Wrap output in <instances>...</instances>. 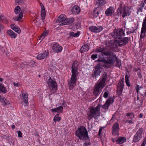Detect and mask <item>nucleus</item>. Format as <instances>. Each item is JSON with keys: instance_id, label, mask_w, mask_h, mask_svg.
Instances as JSON below:
<instances>
[{"instance_id": "680f3d73", "label": "nucleus", "mask_w": 146, "mask_h": 146, "mask_svg": "<svg viewBox=\"0 0 146 146\" xmlns=\"http://www.w3.org/2000/svg\"><path fill=\"white\" fill-rule=\"evenodd\" d=\"M17 26L15 25L14 24H11V28L13 29H13L15 28Z\"/></svg>"}, {"instance_id": "9d476101", "label": "nucleus", "mask_w": 146, "mask_h": 146, "mask_svg": "<svg viewBox=\"0 0 146 146\" xmlns=\"http://www.w3.org/2000/svg\"><path fill=\"white\" fill-rule=\"evenodd\" d=\"M104 87V86H103L102 85L97 83L93 90L94 95L96 97L98 96L102 91V89Z\"/></svg>"}, {"instance_id": "39448f33", "label": "nucleus", "mask_w": 146, "mask_h": 146, "mask_svg": "<svg viewBox=\"0 0 146 146\" xmlns=\"http://www.w3.org/2000/svg\"><path fill=\"white\" fill-rule=\"evenodd\" d=\"M117 11L118 14H121L123 18L129 15L131 13L130 9L129 7L127 5L124 6L122 7V4H119Z\"/></svg>"}, {"instance_id": "37998d69", "label": "nucleus", "mask_w": 146, "mask_h": 146, "mask_svg": "<svg viewBox=\"0 0 146 146\" xmlns=\"http://www.w3.org/2000/svg\"><path fill=\"white\" fill-rule=\"evenodd\" d=\"M109 94V91L108 90H106V91L104 92L103 96L105 98H108V94Z\"/></svg>"}, {"instance_id": "cd10ccee", "label": "nucleus", "mask_w": 146, "mask_h": 146, "mask_svg": "<svg viewBox=\"0 0 146 146\" xmlns=\"http://www.w3.org/2000/svg\"><path fill=\"white\" fill-rule=\"evenodd\" d=\"M143 131V129L140 128L137 131V141L142 137V134Z\"/></svg>"}, {"instance_id": "8fccbe9b", "label": "nucleus", "mask_w": 146, "mask_h": 146, "mask_svg": "<svg viewBox=\"0 0 146 146\" xmlns=\"http://www.w3.org/2000/svg\"><path fill=\"white\" fill-rule=\"evenodd\" d=\"M80 24L79 22L77 23L75 25L76 28L77 29H79L80 28Z\"/></svg>"}, {"instance_id": "58836bf2", "label": "nucleus", "mask_w": 146, "mask_h": 146, "mask_svg": "<svg viewBox=\"0 0 146 146\" xmlns=\"http://www.w3.org/2000/svg\"><path fill=\"white\" fill-rule=\"evenodd\" d=\"M99 11L97 10V8H95L93 11V15L94 17H96L98 16Z\"/></svg>"}, {"instance_id": "de8ad7c7", "label": "nucleus", "mask_w": 146, "mask_h": 146, "mask_svg": "<svg viewBox=\"0 0 146 146\" xmlns=\"http://www.w3.org/2000/svg\"><path fill=\"white\" fill-rule=\"evenodd\" d=\"M4 29V25L0 22V33L3 31Z\"/></svg>"}, {"instance_id": "423d86ee", "label": "nucleus", "mask_w": 146, "mask_h": 146, "mask_svg": "<svg viewBox=\"0 0 146 146\" xmlns=\"http://www.w3.org/2000/svg\"><path fill=\"white\" fill-rule=\"evenodd\" d=\"M48 88L52 94L56 92L57 90V85L55 81L50 77L47 82Z\"/></svg>"}, {"instance_id": "09e8293b", "label": "nucleus", "mask_w": 146, "mask_h": 146, "mask_svg": "<svg viewBox=\"0 0 146 146\" xmlns=\"http://www.w3.org/2000/svg\"><path fill=\"white\" fill-rule=\"evenodd\" d=\"M133 141L134 142H137V133H135L134 136Z\"/></svg>"}, {"instance_id": "7ed1b4c3", "label": "nucleus", "mask_w": 146, "mask_h": 146, "mask_svg": "<svg viewBox=\"0 0 146 146\" xmlns=\"http://www.w3.org/2000/svg\"><path fill=\"white\" fill-rule=\"evenodd\" d=\"M101 105L98 104L96 107H92L90 108V111L87 113V119L89 120L93 118L96 119L97 116L100 115Z\"/></svg>"}, {"instance_id": "72a5a7b5", "label": "nucleus", "mask_w": 146, "mask_h": 146, "mask_svg": "<svg viewBox=\"0 0 146 146\" xmlns=\"http://www.w3.org/2000/svg\"><path fill=\"white\" fill-rule=\"evenodd\" d=\"M1 102L4 105L9 104H10L9 102V101L7 100L5 98L3 97L2 98Z\"/></svg>"}, {"instance_id": "e2e57ef3", "label": "nucleus", "mask_w": 146, "mask_h": 146, "mask_svg": "<svg viewBox=\"0 0 146 146\" xmlns=\"http://www.w3.org/2000/svg\"><path fill=\"white\" fill-rule=\"evenodd\" d=\"M28 64V63L27 62H24L23 63L21 64V67H23V65H27Z\"/></svg>"}, {"instance_id": "e433bc0d", "label": "nucleus", "mask_w": 146, "mask_h": 146, "mask_svg": "<svg viewBox=\"0 0 146 146\" xmlns=\"http://www.w3.org/2000/svg\"><path fill=\"white\" fill-rule=\"evenodd\" d=\"M113 41L110 40L106 42V44L107 46L112 48Z\"/></svg>"}, {"instance_id": "6e6552de", "label": "nucleus", "mask_w": 146, "mask_h": 146, "mask_svg": "<svg viewBox=\"0 0 146 146\" xmlns=\"http://www.w3.org/2000/svg\"><path fill=\"white\" fill-rule=\"evenodd\" d=\"M111 36L114 38L120 39L122 35L125 36V34L122 29H118L113 31L110 34Z\"/></svg>"}, {"instance_id": "69168bd1", "label": "nucleus", "mask_w": 146, "mask_h": 146, "mask_svg": "<svg viewBox=\"0 0 146 146\" xmlns=\"http://www.w3.org/2000/svg\"><path fill=\"white\" fill-rule=\"evenodd\" d=\"M115 119V117H114V116L113 115L112 116V117L111 119L110 120V121L111 122H113L114 121V119Z\"/></svg>"}, {"instance_id": "bb28decb", "label": "nucleus", "mask_w": 146, "mask_h": 146, "mask_svg": "<svg viewBox=\"0 0 146 146\" xmlns=\"http://www.w3.org/2000/svg\"><path fill=\"white\" fill-rule=\"evenodd\" d=\"M106 3L105 0H97L96 5L99 6H102L105 4Z\"/></svg>"}, {"instance_id": "c85d7f7f", "label": "nucleus", "mask_w": 146, "mask_h": 146, "mask_svg": "<svg viewBox=\"0 0 146 146\" xmlns=\"http://www.w3.org/2000/svg\"><path fill=\"white\" fill-rule=\"evenodd\" d=\"M23 101L26 104H28V98L27 94H22Z\"/></svg>"}, {"instance_id": "7c9ffc66", "label": "nucleus", "mask_w": 146, "mask_h": 146, "mask_svg": "<svg viewBox=\"0 0 146 146\" xmlns=\"http://www.w3.org/2000/svg\"><path fill=\"white\" fill-rule=\"evenodd\" d=\"M118 46H120L119 42L118 40H116L114 42H113V48H115L118 47Z\"/></svg>"}, {"instance_id": "4c0bfd02", "label": "nucleus", "mask_w": 146, "mask_h": 146, "mask_svg": "<svg viewBox=\"0 0 146 146\" xmlns=\"http://www.w3.org/2000/svg\"><path fill=\"white\" fill-rule=\"evenodd\" d=\"M110 104L108 103L107 102H106L105 104L102 106V108L105 110H108L109 106L110 105Z\"/></svg>"}, {"instance_id": "79ce46f5", "label": "nucleus", "mask_w": 146, "mask_h": 146, "mask_svg": "<svg viewBox=\"0 0 146 146\" xmlns=\"http://www.w3.org/2000/svg\"><path fill=\"white\" fill-rule=\"evenodd\" d=\"M140 7H139V9H138L137 10V13L138 12H142V9L144 6V3H142L140 5ZM138 13H137V14Z\"/></svg>"}, {"instance_id": "2f4dec72", "label": "nucleus", "mask_w": 146, "mask_h": 146, "mask_svg": "<svg viewBox=\"0 0 146 146\" xmlns=\"http://www.w3.org/2000/svg\"><path fill=\"white\" fill-rule=\"evenodd\" d=\"M129 76H128L127 74H126L125 76V82L126 85L128 87L130 86V84L129 80Z\"/></svg>"}, {"instance_id": "3c124183", "label": "nucleus", "mask_w": 146, "mask_h": 146, "mask_svg": "<svg viewBox=\"0 0 146 146\" xmlns=\"http://www.w3.org/2000/svg\"><path fill=\"white\" fill-rule=\"evenodd\" d=\"M97 54H92L91 56V58L93 60H94L95 59L97 58Z\"/></svg>"}, {"instance_id": "13d9d810", "label": "nucleus", "mask_w": 146, "mask_h": 146, "mask_svg": "<svg viewBox=\"0 0 146 146\" xmlns=\"http://www.w3.org/2000/svg\"><path fill=\"white\" fill-rule=\"evenodd\" d=\"M102 129L101 128H100L99 130L98 131V135H99L100 136H101V132H102Z\"/></svg>"}, {"instance_id": "603ef678", "label": "nucleus", "mask_w": 146, "mask_h": 146, "mask_svg": "<svg viewBox=\"0 0 146 146\" xmlns=\"http://www.w3.org/2000/svg\"><path fill=\"white\" fill-rule=\"evenodd\" d=\"M126 116L127 117H130V118H132L134 117L133 114L132 113H127Z\"/></svg>"}, {"instance_id": "c9c22d12", "label": "nucleus", "mask_w": 146, "mask_h": 146, "mask_svg": "<svg viewBox=\"0 0 146 146\" xmlns=\"http://www.w3.org/2000/svg\"><path fill=\"white\" fill-rule=\"evenodd\" d=\"M59 115V114H57L54 117L53 121L54 122H56L57 121H59L60 120L61 118L60 117L58 116Z\"/></svg>"}, {"instance_id": "dca6fc26", "label": "nucleus", "mask_w": 146, "mask_h": 146, "mask_svg": "<svg viewBox=\"0 0 146 146\" xmlns=\"http://www.w3.org/2000/svg\"><path fill=\"white\" fill-rule=\"evenodd\" d=\"M107 74L106 72H104L102 76V79L99 80L97 83L102 85L103 86L105 87L106 85V81L107 78Z\"/></svg>"}, {"instance_id": "864d4df0", "label": "nucleus", "mask_w": 146, "mask_h": 146, "mask_svg": "<svg viewBox=\"0 0 146 146\" xmlns=\"http://www.w3.org/2000/svg\"><path fill=\"white\" fill-rule=\"evenodd\" d=\"M146 144V138H145L144 139L143 143L141 146H145Z\"/></svg>"}, {"instance_id": "412c9836", "label": "nucleus", "mask_w": 146, "mask_h": 146, "mask_svg": "<svg viewBox=\"0 0 146 146\" xmlns=\"http://www.w3.org/2000/svg\"><path fill=\"white\" fill-rule=\"evenodd\" d=\"M89 48V46L87 44H84L80 48V51L81 53L88 51Z\"/></svg>"}, {"instance_id": "c756f323", "label": "nucleus", "mask_w": 146, "mask_h": 146, "mask_svg": "<svg viewBox=\"0 0 146 146\" xmlns=\"http://www.w3.org/2000/svg\"><path fill=\"white\" fill-rule=\"evenodd\" d=\"M49 31H45L41 34L40 38V40H42L48 34Z\"/></svg>"}, {"instance_id": "aec40b11", "label": "nucleus", "mask_w": 146, "mask_h": 146, "mask_svg": "<svg viewBox=\"0 0 146 146\" xmlns=\"http://www.w3.org/2000/svg\"><path fill=\"white\" fill-rule=\"evenodd\" d=\"M113 11V8L112 7H110L109 8L107 9L105 13L108 16H111L112 15Z\"/></svg>"}, {"instance_id": "bf43d9fd", "label": "nucleus", "mask_w": 146, "mask_h": 146, "mask_svg": "<svg viewBox=\"0 0 146 146\" xmlns=\"http://www.w3.org/2000/svg\"><path fill=\"white\" fill-rule=\"evenodd\" d=\"M13 84L14 86L15 87H18L19 85V83H15V82H13Z\"/></svg>"}, {"instance_id": "f704fd0d", "label": "nucleus", "mask_w": 146, "mask_h": 146, "mask_svg": "<svg viewBox=\"0 0 146 146\" xmlns=\"http://www.w3.org/2000/svg\"><path fill=\"white\" fill-rule=\"evenodd\" d=\"M80 35V33L77 32L76 33H74L73 32H71L70 33V36L74 37H78Z\"/></svg>"}, {"instance_id": "c03bdc74", "label": "nucleus", "mask_w": 146, "mask_h": 146, "mask_svg": "<svg viewBox=\"0 0 146 146\" xmlns=\"http://www.w3.org/2000/svg\"><path fill=\"white\" fill-rule=\"evenodd\" d=\"M113 98H112L110 97L108 99V100L106 102H107L108 103H110V104H111V102H113Z\"/></svg>"}, {"instance_id": "b1692460", "label": "nucleus", "mask_w": 146, "mask_h": 146, "mask_svg": "<svg viewBox=\"0 0 146 146\" xmlns=\"http://www.w3.org/2000/svg\"><path fill=\"white\" fill-rule=\"evenodd\" d=\"M126 139L125 137H119L115 141L117 144H121L125 142Z\"/></svg>"}, {"instance_id": "f03ea898", "label": "nucleus", "mask_w": 146, "mask_h": 146, "mask_svg": "<svg viewBox=\"0 0 146 146\" xmlns=\"http://www.w3.org/2000/svg\"><path fill=\"white\" fill-rule=\"evenodd\" d=\"M78 62L76 61H75L72 65V74L70 80L68 82V85L70 90L73 89L76 84V82L78 80Z\"/></svg>"}, {"instance_id": "774afa93", "label": "nucleus", "mask_w": 146, "mask_h": 146, "mask_svg": "<svg viewBox=\"0 0 146 146\" xmlns=\"http://www.w3.org/2000/svg\"><path fill=\"white\" fill-rule=\"evenodd\" d=\"M89 145L90 144L89 143L86 142L84 143L83 146H88V145Z\"/></svg>"}, {"instance_id": "5701e85b", "label": "nucleus", "mask_w": 146, "mask_h": 146, "mask_svg": "<svg viewBox=\"0 0 146 146\" xmlns=\"http://www.w3.org/2000/svg\"><path fill=\"white\" fill-rule=\"evenodd\" d=\"M40 6L41 7V15L42 19V20H44L45 19L46 13L45 11L44 7L42 3H40Z\"/></svg>"}, {"instance_id": "4468645a", "label": "nucleus", "mask_w": 146, "mask_h": 146, "mask_svg": "<svg viewBox=\"0 0 146 146\" xmlns=\"http://www.w3.org/2000/svg\"><path fill=\"white\" fill-rule=\"evenodd\" d=\"M52 49L54 52L58 53L62 51V47L58 43H54L52 46Z\"/></svg>"}, {"instance_id": "f8f14e48", "label": "nucleus", "mask_w": 146, "mask_h": 146, "mask_svg": "<svg viewBox=\"0 0 146 146\" xmlns=\"http://www.w3.org/2000/svg\"><path fill=\"white\" fill-rule=\"evenodd\" d=\"M66 17L64 15H60L57 19L56 23L59 25H65Z\"/></svg>"}, {"instance_id": "a18cd8bd", "label": "nucleus", "mask_w": 146, "mask_h": 146, "mask_svg": "<svg viewBox=\"0 0 146 146\" xmlns=\"http://www.w3.org/2000/svg\"><path fill=\"white\" fill-rule=\"evenodd\" d=\"M13 30L18 33H19L21 32V30L20 28H18L17 27H16Z\"/></svg>"}, {"instance_id": "473e14b6", "label": "nucleus", "mask_w": 146, "mask_h": 146, "mask_svg": "<svg viewBox=\"0 0 146 146\" xmlns=\"http://www.w3.org/2000/svg\"><path fill=\"white\" fill-rule=\"evenodd\" d=\"M7 91L6 88L4 86L0 84V92H1L4 93H5Z\"/></svg>"}, {"instance_id": "a878e982", "label": "nucleus", "mask_w": 146, "mask_h": 146, "mask_svg": "<svg viewBox=\"0 0 146 146\" xmlns=\"http://www.w3.org/2000/svg\"><path fill=\"white\" fill-rule=\"evenodd\" d=\"M74 18L73 17L69 18L67 19H66V22L65 23V25H69L74 21Z\"/></svg>"}, {"instance_id": "0e129e2a", "label": "nucleus", "mask_w": 146, "mask_h": 146, "mask_svg": "<svg viewBox=\"0 0 146 146\" xmlns=\"http://www.w3.org/2000/svg\"><path fill=\"white\" fill-rule=\"evenodd\" d=\"M51 111L52 112H57V110L56 108L52 109Z\"/></svg>"}, {"instance_id": "f3484780", "label": "nucleus", "mask_w": 146, "mask_h": 146, "mask_svg": "<svg viewBox=\"0 0 146 146\" xmlns=\"http://www.w3.org/2000/svg\"><path fill=\"white\" fill-rule=\"evenodd\" d=\"M129 40V38L128 37H125L123 38H122L121 37L118 40L119 42L120 46H122L126 45L128 42Z\"/></svg>"}, {"instance_id": "0eeeda50", "label": "nucleus", "mask_w": 146, "mask_h": 146, "mask_svg": "<svg viewBox=\"0 0 146 146\" xmlns=\"http://www.w3.org/2000/svg\"><path fill=\"white\" fill-rule=\"evenodd\" d=\"M104 64L99 63L95 66L93 70V73L91 74L92 77L94 78H96L100 75V73L103 70L102 65Z\"/></svg>"}, {"instance_id": "1a4fd4ad", "label": "nucleus", "mask_w": 146, "mask_h": 146, "mask_svg": "<svg viewBox=\"0 0 146 146\" xmlns=\"http://www.w3.org/2000/svg\"><path fill=\"white\" fill-rule=\"evenodd\" d=\"M124 83V79L123 78L119 80L117 87V94L119 96H120L121 95L123 89Z\"/></svg>"}, {"instance_id": "a211bd4d", "label": "nucleus", "mask_w": 146, "mask_h": 146, "mask_svg": "<svg viewBox=\"0 0 146 146\" xmlns=\"http://www.w3.org/2000/svg\"><path fill=\"white\" fill-rule=\"evenodd\" d=\"M48 52H45L38 54L36 57L38 60H42L46 58L48 55Z\"/></svg>"}, {"instance_id": "5fc2aeb1", "label": "nucleus", "mask_w": 146, "mask_h": 146, "mask_svg": "<svg viewBox=\"0 0 146 146\" xmlns=\"http://www.w3.org/2000/svg\"><path fill=\"white\" fill-rule=\"evenodd\" d=\"M123 25H124V32H126L127 31H128V29H127V28L126 27H125V23H123Z\"/></svg>"}, {"instance_id": "052dcab7", "label": "nucleus", "mask_w": 146, "mask_h": 146, "mask_svg": "<svg viewBox=\"0 0 146 146\" xmlns=\"http://www.w3.org/2000/svg\"><path fill=\"white\" fill-rule=\"evenodd\" d=\"M134 32V31L133 30H132V31H127L126 32V33L127 35H128L130 33H133Z\"/></svg>"}, {"instance_id": "4be33fe9", "label": "nucleus", "mask_w": 146, "mask_h": 146, "mask_svg": "<svg viewBox=\"0 0 146 146\" xmlns=\"http://www.w3.org/2000/svg\"><path fill=\"white\" fill-rule=\"evenodd\" d=\"M7 33L12 38H15L17 36V34L11 30H8Z\"/></svg>"}, {"instance_id": "20e7f679", "label": "nucleus", "mask_w": 146, "mask_h": 146, "mask_svg": "<svg viewBox=\"0 0 146 146\" xmlns=\"http://www.w3.org/2000/svg\"><path fill=\"white\" fill-rule=\"evenodd\" d=\"M75 135L80 140H86L89 138L86 129L82 126L78 128L76 131Z\"/></svg>"}, {"instance_id": "49530a36", "label": "nucleus", "mask_w": 146, "mask_h": 146, "mask_svg": "<svg viewBox=\"0 0 146 146\" xmlns=\"http://www.w3.org/2000/svg\"><path fill=\"white\" fill-rule=\"evenodd\" d=\"M3 137L4 139H6L8 141H9L11 137L8 135H4Z\"/></svg>"}, {"instance_id": "6e6d98bb", "label": "nucleus", "mask_w": 146, "mask_h": 146, "mask_svg": "<svg viewBox=\"0 0 146 146\" xmlns=\"http://www.w3.org/2000/svg\"><path fill=\"white\" fill-rule=\"evenodd\" d=\"M31 66L33 67H35L36 65L35 64V62L34 61H32L31 62Z\"/></svg>"}, {"instance_id": "393cba45", "label": "nucleus", "mask_w": 146, "mask_h": 146, "mask_svg": "<svg viewBox=\"0 0 146 146\" xmlns=\"http://www.w3.org/2000/svg\"><path fill=\"white\" fill-rule=\"evenodd\" d=\"M0 21L6 24L8 23L7 19L3 14L0 15Z\"/></svg>"}, {"instance_id": "a19ab883", "label": "nucleus", "mask_w": 146, "mask_h": 146, "mask_svg": "<svg viewBox=\"0 0 146 146\" xmlns=\"http://www.w3.org/2000/svg\"><path fill=\"white\" fill-rule=\"evenodd\" d=\"M140 90L141 93V94H142V92L144 90L143 89V86H141L140 87L139 85H137V94L138 92H139V91Z\"/></svg>"}, {"instance_id": "ea45409f", "label": "nucleus", "mask_w": 146, "mask_h": 146, "mask_svg": "<svg viewBox=\"0 0 146 146\" xmlns=\"http://www.w3.org/2000/svg\"><path fill=\"white\" fill-rule=\"evenodd\" d=\"M57 110V112L60 113L62 112L63 108L62 106H60L56 108Z\"/></svg>"}, {"instance_id": "6ab92c4d", "label": "nucleus", "mask_w": 146, "mask_h": 146, "mask_svg": "<svg viewBox=\"0 0 146 146\" xmlns=\"http://www.w3.org/2000/svg\"><path fill=\"white\" fill-rule=\"evenodd\" d=\"M72 11L73 14L76 15L79 13L80 10L78 6L75 5L72 8Z\"/></svg>"}, {"instance_id": "338daca9", "label": "nucleus", "mask_w": 146, "mask_h": 146, "mask_svg": "<svg viewBox=\"0 0 146 146\" xmlns=\"http://www.w3.org/2000/svg\"><path fill=\"white\" fill-rule=\"evenodd\" d=\"M137 76H138V77L140 78H142L141 75L139 72V73H137Z\"/></svg>"}, {"instance_id": "9b49d317", "label": "nucleus", "mask_w": 146, "mask_h": 146, "mask_svg": "<svg viewBox=\"0 0 146 146\" xmlns=\"http://www.w3.org/2000/svg\"><path fill=\"white\" fill-rule=\"evenodd\" d=\"M112 134L113 135L115 136L119 135V131L120 129L119 125L117 122L115 123L112 127Z\"/></svg>"}, {"instance_id": "f257e3e1", "label": "nucleus", "mask_w": 146, "mask_h": 146, "mask_svg": "<svg viewBox=\"0 0 146 146\" xmlns=\"http://www.w3.org/2000/svg\"><path fill=\"white\" fill-rule=\"evenodd\" d=\"M97 52H101L102 54L107 56L105 57L100 58L98 59V61L104 63L102 65L104 67L106 68H110L111 65L116 61V63L115 66L120 68L121 66V62L118 60L116 55L112 52L108 50L105 47L99 48L97 49Z\"/></svg>"}, {"instance_id": "ddd939ff", "label": "nucleus", "mask_w": 146, "mask_h": 146, "mask_svg": "<svg viewBox=\"0 0 146 146\" xmlns=\"http://www.w3.org/2000/svg\"><path fill=\"white\" fill-rule=\"evenodd\" d=\"M21 11V8L19 6H17L15 9L14 11L16 14H19V15L16 18V20L19 21L21 20L23 17V14L22 12L20 13Z\"/></svg>"}, {"instance_id": "2eb2a0df", "label": "nucleus", "mask_w": 146, "mask_h": 146, "mask_svg": "<svg viewBox=\"0 0 146 146\" xmlns=\"http://www.w3.org/2000/svg\"><path fill=\"white\" fill-rule=\"evenodd\" d=\"M89 30L92 32L94 33H98L101 31L103 29L102 26H92L89 27Z\"/></svg>"}, {"instance_id": "4d7b16f0", "label": "nucleus", "mask_w": 146, "mask_h": 146, "mask_svg": "<svg viewBox=\"0 0 146 146\" xmlns=\"http://www.w3.org/2000/svg\"><path fill=\"white\" fill-rule=\"evenodd\" d=\"M18 133V136L19 137H22V133L21 132L19 131L17 132Z\"/></svg>"}]
</instances>
